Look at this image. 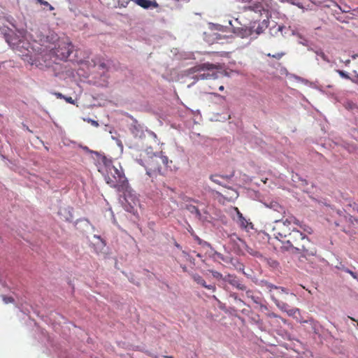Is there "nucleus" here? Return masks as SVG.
<instances>
[{"instance_id": "26", "label": "nucleus", "mask_w": 358, "mask_h": 358, "mask_svg": "<svg viewBox=\"0 0 358 358\" xmlns=\"http://www.w3.org/2000/svg\"><path fill=\"white\" fill-rule=\"evenodd\" d=\"M283 55H284V53H282V52H278V53H276V54L272 55L271 54L268 55V56L272 57L278 59H280Z\"/></svg>"}, {"instance_id": "29", "label": "nucleus", "mask_w": 358, "mask_h": 358, "mask_svg": "<svg viewBox=\"0 0 358 358\" xmlns=\"http://www.w3.org/2000/svg\"><path fill=\"white\" fill-rule=\"evenodd\" d=\"M37 3H40L41 5H43L45 6H50V3L46 1H44V0H36Z\"/></svg>"}, {"instance_id": "19", "label": "nucleus", "mask_w": 358, "mask_h": 358, "mask_svg": "<svg viewBox=\"0 0 358 358\" xmlns=\"http://www.w3.org/2000/svg\"><path fill=\"white\" fill-rule=\"evenodd\" d=\"M345 218L347 219L348 222L352 224H353L355 222L358 224V219L351 215H348L345 217Z\"/></svg>"}, {"instance_id": "4", "label": "nucleus", "mask_w": 358, "mask_h": 358, "mask_svg": "<svg viewBox=\"0 0 358 358\" xmlns=\"http://www.w3.org/2000/svg\"><path fill=\"white\" fill-rule=\"evenodd\" d=\"M259 285L269 293L271 300L278 308L285 310L289 307V305L282 301L285 296L289 294L287 289L278 287L267 280H261Z\"/></svg>"}, {"instance_id": "35", "label": "nucleus", "mask_w": 358, "mask_h": 358, "mask_svg": "<svg viewBox=\"0 0 358 358\" xmlns=\"http://www.w3.org/2000/svg\"><path fill=\"white\" fill-rule=\"evenodd\" d=\"M353 210L358 213V205L355 204L353 207Z\"/></svg>"}, {"instance_id": "12", "label": "nucleus", "mask_w": 358, "mask_h": 358, "mask_svg": "<svg viewBox=\"0 0 358 358\" xmlns=\"http://www.w3.org/2000/svg\"><path fill=\"white\" fill-rule=\"evenodd\" d=\"M245 294L248 298H250L252 300L254 303L260 306L262 310H267L268 308L266 305L262 304L263 299L259 296H256L254 294V292L251 289L245 290Z\"/></svg>"}, {"instance_id": "40", "label": "nucleus", "mask_w": 358, "mask_h": 358, "mask_svg": "<svg viewBox=\"0 0 358 358\" xmlns=\"http://www.w3.org/2000/svg\"><path fill=\"white\" fill-rule=\"evenodd\" d=\"M92 124L98 125V123L96 121L92 120Z\"/></svg>"}, {"instance_id": "24", "label": "nucleus", "mask_w": 358, "mask_h": 358, "mask_svg": "<svg viewBox=\"0 0 358 358\" xmlns=\"http://www.w3.org/2000/svg\"><path fill=\"white\" fill-rule=\"evenodd\" d=\"M131 0H117L118 4L121 7H126Z\"/></svg>"}, {"instance_id": "33", "label": "nucleus", "mask_w": 358, "mask_h": 358, "mask_svg": "<svg viewBox=\"0 0 358 358\" xmlns=\"http://www.w3.org/2000/svg\"><path fill=\"white\" fill-rule=\"evenodd\" d=\"M55 94L57 96V98H60V99H64V96L62 94L59 93V92H57Z\"/></svg>"}, {"instance_id": "38", "label": "nucleus", "mask_w": 358, "mask_h": 358, "mask_svg": "<svg viewBox=\"0 0 358 358\" xmlns=\"http://www.w3.org/2000/svg\"><path fill=\"white\" fill-rule=\"evenodd\" d=\"M219 90H220V91H223V90H224V86H223V85H220V86L219 87Z\"/></svg>"}, {"instance_id": "6", "label": "nucleus", "mask_w": 358, "mask_h": 358, "mask_svg": "<svg viewBox=\"0 0 358 358\" xmlns=\"http://www.w3.org/2000/svg\"><path fill=\"white\" fill-rule=\"evenodd\" d=\"M248 8L255 13H259L261 15L264 14L266 17V19H264L261 22H254L250 27V29H252V37H257L258 35L263 33L268 27V11L266 10L259 2L253 3L252 6H250Z\"/></svg>"}, {"instance_id": "28", "label": "nucleus", "mask_w": 358, "mask_h": 358, "mask_svg": "<svg viewBox=\"0 0 358 358\" xmlns=\"http://www.w3.org/2000/svg\"><path fill=\"white\" fill-rule=\"evenodd\" d=\"M203 287H205L208 289L212 290L213 292H215L216 289V287L214 285H206V286H203Z\"/></svg>"}, {"instance_id": "46", "label": "nucleus", "mask_w": 358, "mask_h": 358, "mask_svg": "<svg viewBox=\"0 0 358 358\" xmlns=\"http://www.w3.org/2000/svg\"><path fill=\"white\" fill-rule=\"evenodd\" d=\"M357 324H358V322H357Z\"/></svg>"}, {"instance_id": "5", "label": "nucleus", "mask_w": 358, "mask_h": 358, "mask_svg": "<svg viewBox=\"0 0 358 358\" xmlns=\"http://www.w3.org/2000/svg\"><path fill=\"white\" fill-rule=\"evenodd\" d=\"M189 71V73L195 74L194 78L197 80H215L222 75V73L217 70L216 66L210 63L196 65Z\"/></svg>"}, {"instance_id": "16", "label": "nucleus", "mask_w": 358, "mask_h": 358, "mask_svg": "<svg viewBox=\"0 0 358 358\" xmlns=\"http://www.w3.org/2000/svg\"><path fill=\"white\" fill-rule=\"evenodd\" d=\"M336 73H338L342 78H345V79H348V80H350L352 83H355V84H358V81L355 79H353V78H351L348 74L347 73H345V71H341V70H336Z\"/></svg>"}, {"instance_id": "22", "label": "nucleus", "mask_w": 358, "mask_h": 358, "mask_svg": "<svg viewBox=\"0 0 358 358\" xmlns=\"http://www.w3.org/2000/svg\"><path fill=\"white\" fill-rule=\"evenodd\" d=\"M343 271L345 272V273H349L353 278L355 279H358V275L356 273L352 271L351 270H350L349 268H343Z\"/></svg>"}, {"instance_id": "43", "label": "nucleus", "mask_w": 358, "mask_h": 358, "mask_svg": "<svg viewBox=\"0 0 358 358\" xmlns=\"http://www.w3.org/2000/svg\"><path fill=\"white\" fill-rule=\"evenodd\" d=\"M291 296H296V295L294 294H290Z\"/></svg>"}, {"instance_id": "11", "label": "nucleus", "mask_w": 358, "mask_h": 358, "mask_svg": "<svg viewBox=\"0 0 358 358\" xmlns=\"http://www.w3.org/2000/svg\"><path fill=\"white\" fill-rule=\"evenodd\" d=\"M223 280L227 282L238 289L246 290V286L243 284L236 276L234 275L228 274L225 275L223 278Z\"/></svg>"}, {"instance_id": "13", "label": "nucleus", "mask_w": 358, "mask_h": 358, "mask_svg": "<svg viewBox=\"0 0 358 358\" xmlns=\"http://www.w3.org/2000/svg\"><path fill=\"white\" fill-rule=\"evenodd\" d=\"M237 215L238 217V222L241 228L249 231L253 228V224L250 221L247 220L243 215V214L236 208Z\"/></svg>"}, {"instance_id": "36", "label": "nucleus", "mask_w": 358, "mask_h": 358, "mask_svg": "<svg viewBox=\"0 0 358 358\" xmlns=\"http://www.w3.org/2000/svg\"><path fill=\"white\" fill-rule=\"evenodd\" d=\"M47 7L48 8L49 10H53L55 9L54 7L52 6H51L50 4V6H48Z\"/></svg>"}, {"instance_id": "37", "label": "nucleus", "mask_w": 358, "mask_h": 358, "mask_svg": "<svg viewBox=\"0 0 358 358\" xmlns=\"http://www.w3.org/2000/svg\"><path fill=\"white\" fill-rule=\"evenodd\" d=\"M100 67L102 68V69H105L106 68V64L104 63H101L100 64Z\"/></svg>"}, {"instance_id": "10", "label": "nucleus", "mask_w": 358, "mask_h": 358, "mask_svg": "<svg viewBox=\"0 0 358 358\" xmlns=\"http://www.w3.org/2000/svg\"><path fill=\"white\" fill-rule=\"evenodd\" d=\"M229 24L231 26L233 29V32L236 34L238 36H240L241 38H246V37H252V29H250V27H235L231 21H229Z\"/></svg>"}, {"instance_id": "7", "label": "nucleus", "mask_w": 358, "mask_h": 358, "mask_svg": "<svg viewBox=\"0 0 358 358\" xmlns=\"http://www.w3.org/2000/svg\"><path fill=\"white\" fill-rule=\"evenodd\" d=\"M267 206L272 210L271 216L273 217L274 222L277 221V218L282 220L287 215L286 208L276 201L270 202Z\"/></svg>"}, {"instance_id": "14", "label": "nucleus", "mask_w": 358, "mask_h": 358, "mask_svg": "<svg viewBox=\"0 0 358 358\" xmlns=\"http://www.w3.org/2000/svg\"><path fill=\"white\" fill-rule=\"evenodd\" d=\"M234 176V174H231L230 176H227V175H211L210 176V179L211 180V181H213V182L217 184V185H222V182L220 180L219 178H222V179H224L226 180H229L231 178V177Z\"/></svg>"}, {"instance_id": "18", "label": "nucleus", "mask_w": 358, "mask_h": 358, "mask_svg": "<svg viewBox=\"0 0 358 358\" xmlns=\"http://www.w3.org/2000/svg\"><path fill=\"white\" fill-rule=\"evenodd\" d=\"M287 308L285 310H282V311L287 312L289 315H294L296 312H299V310L298 308Z\"/></svg>"}, {"instance_id": "30", "label": "nucleus", "mask_w": 358, "mask_h": 358, "mask_svg": "<svg viewBox=\"0 0 358 358\" xmlns=\"http://www.w3.org/2000/svg\"><path fill=\"white\" fill-rule=\"evenodd\" d=\"M64 99L66 100V101L67 103H74V100L72 99V97H71V96H69V97L64 96Z\"/></svg>"}, {"instance_id": "17", "label": "nucleus", "mask_w": 358, "mask_h": 358, "mask_svg": "<svg viewBox=\"0 0 358 358\" xmlns=\"http://www.w3.org/2000/svg\"><path fill=\"white\" fill-rule=\"evenodd\" d=\"M210 273H211L212 275L216 278V279H222L224 278V277L222 276V274L217 271H214V270H210L209 271Z\"/></svg>"}, {"instance_id": "41", "label": "nucleus", "mask_w": 358, "mask_h": 358, "mask_svg": "<svg viewBox=\"0 0 358 358\" xmlns=\"http://www.w3.org/2000/svg\"><path fill=\"white\" fill-rule=\"evenodd\" d=\"M349 318L353 321H356L353 317H349Z\"/></svg>"}, {"instance_id": "31", "label": "nucleus", "mask_w": 358, "mask_h": 358, "mask_svg": "<svg viewBox=\"0 0 358 358\" xmlns=\"http://www.w3.org/2000/svg\"><path fill=\"white\" fill-rule=\"evenodd\" d=\"M230 296L233 297L235 300H238L240 302L243 303V301L241 299H238L237 294L236 293L231 294Z\"/></svg>"}, {"instance_id": "1", "label": "nucleus", "mask_w": 358, "mask_h": 358, "mask_svg": "<svg viewBox=\"0 0 358 358\" xmlns=\"http://www.w3.org/2000/svg\"><path fill=\"white\" fill-rule=\"evenodd\" d=\"M277 219L273 227V236L285 245L287 250L294 249L306 258L316 255L315 244L308 237L299 230L291 228L292 224L301 226L298 219L292 215L282 220Z\"/></svg>"}, {"instance_id": "42", "label": "nucleus", "mask_w": 358, "mask_h": 358, "mask_svg": "<svg viewBox=\"0 0 358 358\" xmlns=\"http://www.w3.org/2000/svg\"><path fill=\"white\" fill-rule=\"evenodd\" d=\"M152 357H153V358H159V357H158V356H157V355H153V356H152Z\"/></svg>"}, {"instance_id": "3", "label": "nucleus", "mask_w": 358, "mask_h": 358, "mask_svg": "<svg viewBox=\"0 0 358 358\" xmlns=\"http://www.w3.org/2000/svg\"><path fill=\"white\" fill-rule=\"evenodd\" d=\"M104 178L108 185L118 192H127L129 188V182L124 171L119 164V168L113 164H106Z\"/></svg>"}, {"instance_id": "9", "label": "nucleus", "mask_w": 358, "mask_h": 358, "mask_svg": "<svg viewBox=\"0 0 358 358\" xmlns=\"http://www.w3.org/2000/svg\"><path fill=\"white\" fill-rule=\"evenodd\" d=\"M71 43H62L56 48V55L61 59H66L72 52Z\"/></svg>"}, {"instance_id": "39", "label": "nucleus", "mask_w": 358, "mask_h": 358, "mask_svg": "<svg viewBox=\"0 0 358 358\" xmlns=\"http://www.w3.org/2000/svg\"><path fill=\"white\" fill-rule=\"evenodd\" d=\"M164 358H174L173 356H166V355H164L163 356Z\"/></svg>"}, {"instance_id": "25", "label": "nucleus", "mask_w": 358, "mask_h": 358, "mask_svg": "<svg viewBox=\"0 0 358 358\" xmlns=\"http://www.w3.org/2000/svg\"><path fill=\"white\" fill-rule=\"evenodd\" d=\"M317 55H319L323 60L326 62H329V59H327V57L322 51H317Z\"/></svg>"}, {"instance_id": "15", "label": "nucleus", "mask_w": 358, "mask_h": 358, "mask_svg": "<svg viewBox=\"0 0 358 358\" xmlns=\"http://www.w3.org/2000/svg\"><path fill=\"white\" fill-rule=\"evenodd\" d=\"M192 279L194 280V282L201 285L202 287L206 286L205 280L199 274H194L192 275Z\"/></svg>"}, {"instance_id": "20", "label": "nucleus", "mask_w": 358, "mask_h": 358, "mask_svg": "<svg viewBox=\"0 0 358 358\" xmlns=\"http://www.w3.org/2000/svg\"><path fill=\"white\" fill-rule=\"evenodd\" d=\"M134 134L136 136H139V138H143V136H145L143 131L140 130L138 127L134 128Z\"/></svg>"}, {"instance_id": "44", "label": "nucleus", "mask_w": 358, "mask_h": 358, "mask_svg": "<svg viewBox=\"0 0 358 358\" xmlns=\"http://www.w3.org/2000/svg\"><path fill=\"white\" fill-rule=\"evenodd\" d=\"M349 63H350V60H348V61L346 62V64H348Z\"/></svg>"}, {"instance_id": "27", "label": "nucleus", "mask_w": 358, "mask_h": 358, "mask_svg": "<svg viewBox=\"0 0 358 358\" xmlns=\"http://www.w3.org/2000/svg\"><path fill=\"white\" fill-rule=\"evenodd\" d=\"M268 263L273 268H278L279 266V263L275 260L271 259L268 261Z\"/></svg>"}, {"instance_id": "45", "label": "nucleus", "mask_w": 358, "mask_h": 358, "mask_svg": "<svg viewBox=\"0 0 358 358\" xmlns=\"http://www.w3.org/2000/svg\"><path fill=\"white\" fill-rule=\"evenodd\" d=\"M357 77H358V74H357Z\"/></svg>"}, {"instance_id": "34", "label": "nucleus", "mask_w": 358, "mask_h": 358, "mask_svg": "<svg viewBox=\"0 0 358 358\" xmlns=\"http://www.w3.org/2000/svg\"><path fill=\"white\" fill-rule=\"evenodd\" d=\"M146 131H147L150 135L154 136L155 137L156 136V135L155 134V133H153L152 131H148V130H146Z\"/></svg>"}, {"instance_id": "21", "label": "nucleus", "mask_w": 358, "mask_h": 358, "mask_svg": "<svg viewBox=\"0 0 358 358\" xmlns=\"http://www.w3.org/2000/svg\"><path fill=\"white\" fill-rule=\"evenodd\" d=\"M2 300L5 303H13L14 299L12 296H7L5 295H2Z\"/></svg>"}, {"instance_id": "8", "label": "nucleus", "mask_w": 358, "mask_h": 358, "mask_svg": "<svg viewBox=\"0 0 358 358\" xmlns=\"http://www.w3.org/2000/svg\"><path fill=\"white\" fill-rule=\"evenodd\" d=\"M1 33L3 34V37L6 41L13 49H17L21 41L17 37L14 31L9 29L3 28Z\"/></svg>"}, {"instance_id": "23", "label": "nucleus", "mask_w": 358, "mask_h": 358, "mask_svg": "<svg viewBox=\"0 0 358 358\" xmlns=\"http://www.w3.org/2000/svg\"><path fill=\"white\" fill-rule=\"evenodd\" d=\"M189 209L191 213H195L197 216H200L201 215L199 210L196 206H192L189 207Z\"/></svg>"}, {"instance_id": "32", "label": "nucleus", "mask_w": 358, "mask_h": 358, "mask_svg": "<svg viewBox=\"0 0 358 358\" xmlns=\"http://www.w3.org/2000/svg\"><path fill=\"white\" fill-rule=\"evenodd\" d=\"M267 315L268 317H278V315L274 313H268Z\"/></svg>"}, {"instance_id": "2", "label": "nucleus", "mask_w": 358, "mask_h": 358, "mask_svg": "<svg viewBox=\"0 0 358 358\" xmlns=\"http://www.w3.org/2000/svg\"><path fill=\"white\" fill-rule=\"evenodd\" d=\"M146 173L150 177H155L157 175L165 176L169 171H173L176 167L172 168V160H169L166 156L162 154H154L147 158L141 160Z\"/></svg>"}]
</instances>
